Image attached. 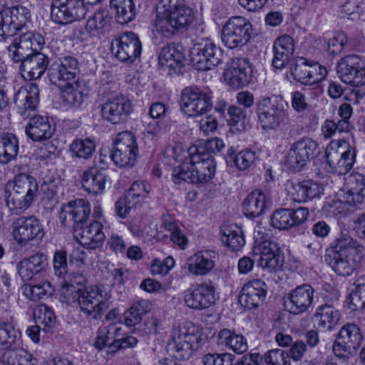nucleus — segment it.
Segmentation results:
<instances>
[{"label": "nucleus", "mask_w": 365, "mask_h": 365, "mask_svg": "<svg viewBox=\"0 0 365 365\" xmlns=\"http://www.w3.org/2000/svg\"><path fill=\"white\" fill-rule=\"evenodd\" d=\"M195 19V12L183 0H160L156 6L154 28L166 38L186 31Z\"/></svg>", "instance_id": "nucleus-1"}, {"label": "nucleus", "mask_w": 365, "mask_h": 365, "mask_svg": "<svg viewBox=\"0 0 365 365\" xmlns=\"http://www.w3.org/2000/svg\"><path fill=\"white\" fill-rule=\"evenodd\" d=\"M78 71V60L70 56L58 58L48 68L49 81L61 88L63 102L73 107L79 106L83 100L76 80Z\"/></svg>", "instance_id": "nucleus-2"}, {"label": "nucleus", "mask_w": 365, "mask_h": 365, "mask_svg": "<svg viewBox=\"0 0 365 365\" xmlns=\"http://www.w3.org/2000/svg\"><path fill=\"white\" fill-rule=\"evenodd\" d=\"M187 152L189 159L173 168V182L197 183L210 180L215 173V162L212 155L196 145L190 147Z\"/></svg>", "instance_id": "nucleus-3"}, {"label": "nucleus", "mask_w": 365, "mask_h": 365, "mask_svg": "<svg viewBox=\"0 0 365 365\" xmlns=\"http://www.w3.org/2000/svg\"><path fill=\"white\" fill-rule=\"evenodd\" d=\"M60 292L66 302L77 301L81 312L93 319H100L111 305L107 294L98 286L76 287L65 282Z\"/></svg>", "instance_id": "nucleus-4"}, {"label": "nucleus", "mask_w": 365, "mask_h": 365, "mask_svg": "<svg viewBox=\"0 0 365 365\" xmlns=\"http://www.w3.org/2000/svg\"><path fill=\"white\" fill-rule=\"evenodd\" d=\"M6 198V205L10 211L19 215L27 210L37 195L38 187L34 178L25 173L17 175L13 183L6 185V190L10 188Z\"/></svg>", "instance_id": "nucleus-5"}, {"label": "nucleus", "mask_w": 365, "mask_h": 365, "mask_svg": "<svg viewBox=\"0 0 365 365\" xmlns=\"http://www.w3.org/2000/svg\"><path fill=\"white\" fill-rule=\"evenodd\" d=\"M252 26L250 21L240 16L230 18L222 26L221 39L230 49L242 47L250 40Z\"/></svg>", "instance_id": "nucleus-6"}, {"label": "nucleus", "mask_w": 365, "mask_h": 365, "mask_svg": "<svg viewBox=\"0 0 365 365\" xmlns=\"http://www.w3.org/2000/svg\"><path fill=\"white\" fill-rule=\"evenodd\" d=\"M110 158L119 168L135 165L138 155V145L135 136L130 132L119 133L113 142Z\"/></svg>", "instance_id": "nucleus-7"}, {"label": "nucleus", "mask_w": 365, "mask_h": 365, "mask_svg": "<svg viewBox=\"0 0 365 365\" xmlns=\"http://www.w3.org/2000/svg\"><path fill=\"white\" fill-rule=\"evenodd\" d=\"M204 339L198 331H195V328L192 331L187 329H175L168 342V348L175 352L177 359H185L199 349Z\"/></svg>", "instance_id": "nucleus-8"}, {"label": "nucleus", "mask_w": 365, "mask_h": 365, "mask_svg": "<svg viewBox=\"0 0 365 365\" xmlns=\"http://www.w3.org/2000/svg\"><path fill=\"white\" fill-rule=\"evenodd\" d=\"M31 18L28 9L23 6L6 7L0 11V36H15L26 27Z\"/></svg>", "instance_id": "nucleus-9"}, {"label": "nucleus", "mask_w": 365, "mask_h": 365, "mask_svg": "<svg viewBox=\"0 0 365 365\" xmlns=\"http://www.w3.org/2000/svg\"><path fill=\"white\" fill-rule=\"evenodd\" d=\"M86 6L82 0H53L51 18L58 24H67L84 18Z\"/></svg>", "instance_id": "nucleus-10"}, {"label": "nucleus", "mask_w": 365, "mask_h": 365, "mask_svg": "<svg viewBox=\"0 0 365 365\" xmlns=\"http://www.w3.org/2000/svg\"><path fill=\"white\" fill-rule=\"evenodd\" d=\"M319 153V145L315 140L309 138H303L291 145L284 163L288 168L299 170Z\"/></svg>", "instance_id": "nucleus-11"}, {"label": "nucleus", "mask_w": 365, "mask_h": 365, "mask_svg": "<svg viewBox=\"0 0 365 365\" xmlns=\"http://www.w3.org/2000/svg\"><path fill=\"white\" fill-rule=\"evenodd\" d=\"M362 340L359 327L355 324L347 323L339 331L332 346L333 351L339 358L347 357L360 346Z\"/></svg>", "instance_id": "nucleus-12"}, {"label": "nucleus", "mask_w": 365, "mask_h": 365, "mask_svg": "<svg viewBox=\"0 0 365 365\" xmlns=\"http://www.w3.org/2000/svg\"><path fill=\"white\" fill-rule=\"evenodd\" d=\"M12 235L19 245H26L44 236L41 222L35 216L20 217L12 222Z\"/></svg>", "instance_id": "nucleus-13"}, {"label": "nucleus", "mask_w": 365, "mask_h": 365, "mask_svg": "<svg viewBox=\"0 0 365 365\" xmlns=\"http://www.w3.org/2000/svg\"><path fill=\"white\" fill-rule=\"evenodd\" d=\"M337 73L342 82L354 87L365 85V66L360 58L348 55L338 62Z\"/></svg>", "instance_id": "nucleus-14"}, {"label": "nucleus", "mask_w": 365, "mask_h": 365, "mask_svg": "<svg viewBox=\"0 0 365 365\" xmlns=\"http://www.w3.org/2000/svg\"><path fill=\"white\" fill-rule=\"evenodd\" d=\"M180 106L181 111L185 114H204L212 108L211 98L199 88L192 86L182 90Z\"/></svg>", "instance_id": "nucleus-15"}, {"label": "nucleus", "mask_w": 365, "mask_h": 365, "mask_svg": "<svg viewBox=\"0 0 365 365\" xmlns=\"http://www.w3.org/2000/svg\"><path fill=\"white\" fill-rule=\"evenodd\" d=\"M141 43L133 32L122 34L111 43L112 53L119 61L132 63L141 53Z\"/></svg>", "instance_id": "nucleus-16"}, {"label": "nucleus", "mask_w": 365, "mask_h": 365, "mask_svg": "<svg viewBox=\"0 0 365 365\" xmlns=\"http://www.w3.org/2000/svg\"><path fill=\"white\" fill-rule=\"evenodd\" d=\"M44 38L40 34L26 32L14 39L8 46L9 56L14 62H19L34 53L38 52L43 47Z\"/></svg>", "instance_id": "nucleus-17"}, {"label": "nucleus", "mask_w": 365, "mask_h": 365, "mask_svg": "<svg viewBox=\"0 0 365 365\" xmlns=\"http://www.w3.org/2000/svg\"><path fill=\"white\" fill-rule=\"evenodd\" d=\"M225 83L232 88L238 89L247 86L252 78V68L245 58H232L223 73Z\"/></svg>", "instance_id": "nucleus-18"}, {"label": "nucleus", "mask_w": 365, "mask_h": 365, "mask_svg": "<svg viewBox=\"0 0 365 365\" xmlns=\"http://www.w3.org/2000/svg\"><path fill=\"white\" fill-rule=\"evenodd\" d=\"M314 289L308 284L297 286L284 297V307L293 314H301L309 310L314 299Z\"/></svg>", "instance_id": "nucleus-19"}, {"label": "nucleus", "mask_w": 365, "mask_h": 365, "mask_svg": "<svg viewBox=\"0 0 365 365\" xmlns=\"http://www.w3.org/2000/svg\"><path fill=\"white\" fill-rule=\"evenodd\" d=\"M221 57V49L210 41L195 46L191 52V61L199 71L211 69L220 62Z\"/></svg>", "instance_id": "nucleus-20"}, {"label": "nucleus", "mask_w": 365, "mask_h": 365, "mask_svg": "<svg viewBox=\"0 0 365 365\" xmlns=\"http://www.w3.org/2000/svg\"><path fill=\"white\" fill-rule=\"evenodd\" d=\"M215 289L210 282H203L187 289L184 292L185 304L193 309L202 310L215 303Z\"/></svg>", "instance_id": "nucleus-21"}, {"label": "nucleus", "mask_w": 365, "mask_h": 365, "mask_svg": "<svg viewBox=\"0 0 365 365\" xmlns=\"http://www.w3.org/2000/svg\"><path fill=\"white\" fill-rule=\"evenodd\" d=\"M293 78L304 85H313L325 78L327 68L317 62L309 63L307 60L300 58L297 63L290 68Z\"/></svg>", "instance_id": "nucleus-22"}, {"label": "nucleus", "mask_w": 365, "mask_h": 365, "mask_svg": "<svg viewBox=\"0 0 365 365\" xmlns=\"http://www.w3.org/2000/svg\"><path fill=\"white\" fill-rule=\"evenodd\" d=\"M91 214V205L85 199H77L63 205L60 212V219L64 226L79 227Z\"/></svg>", "instance_id": "nucleus-23"}, {"label": "nucleus", "mask_w": 365, "mask_h": 365, "mask_svg": "<svg viewBox=\"0 0 365 365\" xmlns=\"http://www.w3.org/2000/svg\"><path fill=\"white\" fill-rule=\"evenodd\" d=\"M252 252L254 255L259 257L257 265L269 272H276L282 266L283 260L277 244L272 240H266L254 245Z\"/></svg>", "instance_id": "nucleus-24"}, {"label": "nucleus", "mask_w": 365, "mask_h": 365, "mask_svg": "<svg viewBox=\"0 0 365 365\" xmlns=\"http://www.w3.org/2000/svg\"><path fill=\"white\" fill-rule=\"evenodd\" d=\"M355 150L349 145L346 150L331 145L326 149L327 163L331 172L338 175H345L351 169L355 162Z\"/></svg>", "instance_id": "nucleus-25"}, {"label": "nucleus", "mask_w": 365, "mask_h": 365, "mask_svg": "<svg viewBox=\"0 0 365 365\" xmlns=\"http://www.w3.org/2000/svg\"><path fill=\"white\" fill-rule=\"evenodd\" d=\"M364 255H349L343 253L326 252L324 261L338 275L346 277L351 275L361 265Z\"/></svg>", "instance_id": "nucleus-26"}, {"label": "nucleus", "mask_w": 365, "mask_h": 365, "mask_svg": "<svg viewBox=\"0 0 365 365\" xmlns=\"http://www.w3.org/2000/svg\"><path fill=\"white\" fill-rule=\"evenodd\" d=\"M309 210L306 207L297 209L282 208L276 210L271 216V225L279 230H288L304 223L308 216Z\"/></svg>", "instance_id": "nucleus-27"}, {"label": "nucleus", "mask_w": 365, "mask_h": 365, "mask_svg": "<svg viewBox=\"0 0 365 365\" xmlns=\"http://www.w3.org/2000/svg\"><path fill=\"white\" fill-rule=\"evenodd\" d=\"M102 229V222L94 220L85 227H76L74 236L76 240L83 247L88 250L96 249L103 243L105 239V235Z\"/></svg>", "instance_id": "nucleus-28"}, {"label": "nucleus", "mask_w": 365, "mask_h": 365, "mask_svg": "<svg viewBox=\"0 0 365 365\" xmlns=\"http://www.w3.org/2000/svg\"><path fill=\"white\" fill-rule=\"evenodd\" d=\"M266 294V284L261 279H254L242 287L239 296V302L247 309L256 308L264 302Z\"/></svg>", "instance_id": "nucleus-29"}, {"label": "nucleus", "mask_w": 365, "mask_h": 365, "mask_svg": "<svg viewBox=\"0 0 365 365\" xmlns=\"http://www.w3.org/2000/svg\"><path fill=\"white\" fill-rule=\"evenodd\" d=\"M22 76L29 80L39 78L48 68L49 60L47 56L41 53H34L32 55L20 60Z\"/></svg>", "instance_id": "nucleus-30"}, {"label": "nucleus", "mask_w": 365, "mask_h": 365, "mask_svg": "<svg viewBox=\"0 0 365 365\" xmlns=\"http://www.w3.org/2000/svg\"><path fill=\"white\" fill-rule=\"evenodd\" d=\"M47 261V256L41 252L24 257L17 264L18 274L24 281L30 280L35 275L46 271Z\"/></svg>", "instance_id": "nucleus-31"}, {"label": "nucleus", "mask_w": 365, "mask_h": 365, "mask_svg": "<svg viewBox=\"0 0 365 365\" xmlns=\"http://www.w3.org/2000/svg\"><path fill=\"white\" fill-rule=\"evenodd\" d=\"M343 191L344 200L349 205L361 204L364 201L365 192V179L363 175L351 173L344 178Z\"/></svg>", "instance_id": "nucleus-32"}, {"label": "nucleus", "mask_w": 365, "mask_h": 365, "mask_svg": "<svg viewBox=\"0 0 365 365\" xmlns=\"http://www.w3.org/2000/svg\"><path fill=\"white\" fill-rule=\"evenodd\" d=\"M54 131L48 115H34L25 127L26 135L33 141H43L50 138Z\"/></svg>", "instance_id": "nucleus-33"}, {"label": "nucleus", "mask_w": 365, "mask_h": 365, "mask_svg": "<svg viewBox=\"0 0 365 365\" xmlns=\"http://www.w3.org/2000/svg\"><path fill=\"white\" fill-rule=\"evenodd\" d=\"M287 189L291 198L298 202H306L316 197L320 193L319 185L309 180L302 182L288 181Z\"/></svg>", "instance_id": "nucleus-34"}, {"label": "nucleus", "mask_w": 365, "mask_h": 365, "mask_svg": "<svg viewBox=\"0 0 365 365\" xmlns=\"http://www.w3.org/2000/svg\"><path fill=\"white\" fill-rule=\"evenodd\" d=\"M216 253L212 250L200 251L189 257L187 269L195 276L205 275L215 267Z\"/></svg>", "instance_id": "nucleus-35"}, {"label": "nucleus", "mask_w": 365, "mask_h": 365, "mask_svg": "<svg viewBox=\"0 0 365 365\" xmlns=\"http://www.w3.org/2000/svg\"><path fill=\"white\" fill-rule=\"evenodd\" d=\"M106 182V170L98 167L89 168L81 175L83 189L89 193L98 195L103 192Z\"/></svg>", "instance_id": "nucleus-36"}, {"label": "nucleus", "mask_w": 365, "mask_h": 365, "mask_svg": "<svg viewBox=\"0 0 365 365\" xmlns=\"http://www.w3.org/2000/svg\"><path fill=\"white\" fill-rule=\"evenodd\" d=\"M100 107L103 114H130L133 111L130 101L121 94H108Z\"/></svg>", "instance_id": "nucleus-37"}, {"label": "nucleus", "mask_w": 365, "mask_h": 365, "mask_svg": "<svg viewBox=\"0 0 365 365\" xmlns=\"http://www.w3.org/2000/svg\"><path fill=\"white\" fill-rule=\"evenodd\" d=\"M327 252L364 255V249L348 232H341L334 240L331 249Z\"/></svg>", "instance_id": "nucleus-38"}, {"label": "nucleus", "mask_w": 365, "mask_h": 365, "mask_svg": "<svg viewBox=\"0 0 365 365\" xmlns=\"http://www.w3.org/2000/svg\"><path fill=\"white\" fill-rule=\"evenodd\" d=\"M267 207L266 196L260 190L250 193L242 203L243 213L247 217L255 218L263 213Z\"/></svg>", "instance_id": "nucleus-39"}, {"label": "nucleus", "mask_w": 365, "mask_h": 365, "mask_svg": "<svg viewBox=\"0 0 365 365\" xmlns=\"http://www.w3.org/2000/svg\"><path fill=\"white\" fill-rule=\"evenodd\" d=\"M110 20L107 10H98L87 21L86 31L91 36H98L109 31Z\"/></svg>", "instance_id": "nucleus-40"}, {"label": "nucleus", "mask_w": 365, "mask_h": 365, "mask_svg": "<svg viewBox=\"0 0 365 365\" xmlns=\"http://www.w3.org/2000/svg\"><path fill=\"white\" fill-rule=\"evenodd\" d=\"M217 342L220 345L229 347L237 354H242L247 350L246 339L228 329L220 330L217 334Z\"/></svg>", "instance_id": "nucleus-41"}, {"label": "nucleus", "mask_w": 365, "mask_h": 365, "mask_svg": "<svg viewBox=\"0 0 365 365\" xmlns=\"http://www.w3.org/2000/svg\"><path fill=\"white\" fill-rule=\"evenodd\" d=\"M178 47L174 43L163 47L158 56L159 65L173 69L180 68L182 66L184 55Z\"/></svg>", "instance_id": "nucleus-42"}, {"label": "nucleus", "mask_w": 365, "mask_h": 365, "mask_svg": "<svg viewBox=\"0 0 365 365\" xmlns=\"http://www.w3.org/2000/svg\"><path fill=\"white\" fill-rule=\"evenodd\" d=\"M19 153V140L12 133L0 135V164H7L16 158Z\"/></svg>", "instance_id": "nucleus-43"}, {"label": "nucleus", "mask_w": 365, "mask_h": 365, "mask_svg": "<svg viewBox=\"0 0 365 365\" xmlns=\"http://www.w3.org/2000/svg\"><path fill=\"white\" fill-rule=\"evenodd\" d=\"M21 339V332L9 322H0V349H15Z\"/></svg>", "instance_id": "nucleus-44"}, {"label": "nucleus", "mask_w": 365, "mask_h": 365, "mask_svg": "<svg viewBox=\"0 0 365 365\" xmlns=\"http://www.w3.org/2000/svg\"><path fill=\"white\" fill-rule=\"evenodd\" d=\"M0 361L2 365H36L37 360L23 349L5 351Z\"/></svg>", "instance_id": "nucleus-45"}, {"label": "nucleus", "mask_w": 365, "mask_h": 365, "mask_svg": "<svg viewBox=\"0 0 365 365\" xmlns=\"http://www.w3.org/2000/svg\"><path fill=\"white\" fill-rule=\"evenodd\" d=\"M221 232L222 241L232 251L240 250L245 244L242 230L236 225L223 226Z\"/></svg>", "instance_id": "nucleus-46"}, {"label": "nucleus", "mask_w": 365, "mask_h": 365, "mask_svg": "<svg viewBox=\"0 0 365 365\" xmlns=\"http://www.w3.org/2000/svg\"><path fill=\"white\" fill-rule=\"evenodd\" d=\"M110 3L119 24H127L135 18V8L133 0H110Z\"/></svg>", "instance_id": "nucleus-47"}, {"label": "nucleus", "mask_w": 365, "mask_h": 365, "mask_svg": "<svg viewBox=\"0 0 365 365\" xmlns=\"http://www.w3.org/2000/svg\"><path fill=\"white\" fill-rule=\"evenodd\" d=\"M152 305L148 300L142 299L133 304L130 308L124 313L125 324L128 327H133L139 324L142 317L150 312Z\"/></svg>", "instance_id": "nucleus-48"}, {"label": "nucleus", "mask_w": 365, "mask_h": 365, "mask_svg": "<svg viewBox=\"0 0 365 365\" xmlns=\"http://www.w3.org/2000/svg\"><path fill=\"white\" fill-rule=\"evenodd\" d=\"M23 294L31 300H38L51 295L53 287L48 281L41 282L38 284H26L22 287Z\"/></svg>", "instance_id": "nucleus-49"}, {"label": "nucleus", "mask_w": 365, "mask_h": 365, "mask_svg": "<svg viewBox=\"0 0 365 365\" xmlns=\"http://www.w3.org/2000/svg\"><path fill=\"white\" fill-rule=\"evenodd\" d=\"M316 318L319 321V326L331 329L335 326L340 318L339 312L335 309L332 306L324 304L320 306L316 313Z\"/></svg>", "instance_id": "nucleus-50"}, {"label": "nucleus", "mask_w": 365, "mask_h": 365, "mask_svg": "<svg viewBox=\"0 0 365 365\" xmlns=\"http://www.w3.org/2000/svg\"><path fill=\"white\" fill-rule=\"evenodd\" d=\"M120 327L113 324L100 328L95 346L98 349H102L108 346L111 350V343L120 336Z\"/></svg>", "instance_id": "nucleus-51"}, {"label": "nucleus", "mask_w": 365, "mask_h": 365, "mask_svg": "<svg viewBox=\"0 0 365 365\" xmlns=\"http://www.w3.org/2000/svg\"><path fill=\"white\" fill-rule=\"evenodd\" d=\"M356 288L349 296L351 309H361L365 307V277H359L355 282Z\"/></svg>", "instance_id": "nucleus-52"}, {"label": "nucleus", "mask_w": 365, "mask_h": 365, "mask_svg": "<svg viewBox=\"0 0 365 365\" xmlns=\"http://www.w3.org/2000/svg\"><path fill=\"white\" fill-rule=\"evenodd\" d=\"M34 319L36 324L45 328H51L55 324L56 317L53 312L46 304H38L34 310Z\"/></svg>", "instance_id": "nucleus-53"}, {"label": "nucleus", "mask_w": 365, "mask_h": 365, "mask_svg": "<svg viewBox=\"0 0 365 365\" xmlns=\"http://www.w3.org/2000/svg\"><path fill=\"white\" fill-rule=\"evenodd\" d=\"M150 190V185L145 181L134 182L125 193L127 199L133 202L135 206L145 199Z\"/></svg>", "instance_id": "nucleus-54"}, {"label": "nucleus", "mask_w": 365, "mask_h": 365, "mask_svg": "<svg viewBox=\"0 0 365 365\" xmlns=\"http://www.w3.org/2000/svg\"><path fill=\"white\" fill-rule=\"evenodd\" d=\"M70 150L76 157L88 159L95 150V144L89 139H78L72 143Z\"/></svg>", "instance_id": "nucleus-55"}, {"label": "nucleus", "mask_w": 365, "mask_h": 365, "mask_svg": "<svg viewBox=\"0 0 365 365\" xmlns=\"http://www.w3.org/2000/svg\"><path fill=\"white\" fill-rule=\"evenodd\" d=\"M264 360L268 365H290L289 354L279 349L266 353Z\"/></svg>", "instance_id": "nucleus-56"}, {"label": "nucleus", "mask_w": 365, "mask_h": 365, "mask_svg": "<svg viewBox=\"0 0 365 365\" xmlns=\"http://www.w3.org/2000/svg\"><path fill=\"white\" fill-rule=\"evenodd\" d=\"M164 154L168 159L173 160L179 163L182 162L180 165H182L183 162H186L187 159H189V157L187 158L186 156V155L188 154L187 150L185 151L182 146L178 143L167 146L164 151Z\"/></svg>", "instance_id": "nucleus-57"}, {"label": "nucleus", "mask_w": 365, "mask_h": 365, "mask_svg": "<svg viewBox=\"0 0 365 365\" xmlns=\"http://www.w3.org/2000/svg\"><path fill=\"white\" fill-rule=\"evenodd\" d=\"M165 227L170 232L171 241L181 249H185L187 244V239L177 225L175 222H169L165 224Z\"/></svg>", "instance_id": "nucleus-58"}, {"label": "nucleus", "mask_w": 365, "mask_h": 365, "mask_svg": "<svg viewBox=\"0 0 365 365\" xmlns=\"http://www.w3.org/2000/svg\"><path fill=\"white\" fill-rule=\"evenodd\" d=\"M53 266L54 273L61 277L64 276L68 271L66 253L65 251H56L53 256Z\"/></svg>", "instance_id": "nucleus-59"}, {"label": "nucleus", "mask_w": 365, "mask_h": 365, "mask_svg": "<svg viewBox=\"0 0 365 365\" xmlns=\"http://www.w3.org/2000/svg\"><path fill=\"white\" fill-rule=\"evenodd\" d=\"M233 356L231 354H209L204 357V365H232Z\"/></svg>", "instance_id": "nucleus-60"}, {"label": "nucleus", "mask_w": 365, "mask_h": 365, "mask_svg": "<svg viewBox=\"0 0 365 365\" xmlns=\"http://www.w3.org/2000/svg\"><path fill=\"white\" fill-rule=\"evenodd\" d=\"M347 43V37L345 33L339 32L336 34L331 38L329 39L327 50L333 55L339 53L344 46Z\"/></svg>", "instance_id": "nucleus-61"}, {"label": "nucleus", "mask_w": 365, "mask_h": 365, "mask_svg": "<svg viewBox=\"0 0 365 365\" xmlns=\"http://www.w3.org/2000/svg\"><path fill=\"white\" fill-rule=\"evenodd\" d=\"M255 160V153L251 150H243L240 152L235 158L237 168L245 170L250 168Z\"/></svg>", "instance_id": "nucleus-62"}, {"label": "nucleus", "mask_w": 365, "mask_h": 365, "mask_svg": "<svg viewBox=\"0 0 365 365\" xmlns=\"http://www.w3.org/2000/svg\"><path fill=\"white\" fill-rule=\"evenodd\" d=\"M294 41L289 36H282L279 37L274 43L273 50H277L292 56L294 53Z\"/></svg>", "instance_id": "nucleus-63"}, {"label": "nucleus", "mask_w": 365, "mask_h": 365, "mask_svg": "<svg viewBox=\"0 0 365 365\" xmlns=\"http://www.w3.org/2000/svg\"><path fill=\"white\" fill-rule=\"evenodd\" d=\"M15 101H19V103L24 101L23 103L24 108L32 111L34 110L36 107L38 97L29 95L26 90H19L16 96Z\"/></svg>", "instance_id": "nucleus-64"}]
</instances>
